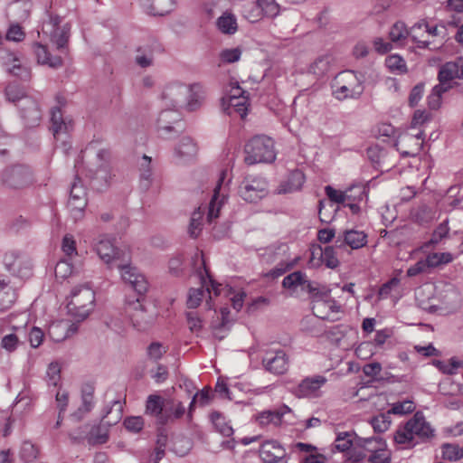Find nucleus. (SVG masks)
Wrapping results in <instances>:
<instances>
[{"label": "nucleus", "instance_id": "1", "mask_svg": "<svg viewBox=\"0 0 463 463\" xmlns=\"http://www.w3.org/2000/svg\"><path fill=\"white\" fill-rule=\"evenodd\" d=\"M332 94L337 100L357 99L364 92L363 80L353 71L338 73L332 83Z\"/></svg>", "mask_w": 463, "mask_h": 463}, {"label": "nucleus", "instance_id": "2", "mask_svg": "<svg viewBox=\"0 0 463 463\" xmlns=\"http://www.w3.org/2000/svg\"><path fill=\"white\" fill-rule=\"evenodd\" d=\"M244 151L246 154L244 162L249 165L271 163L276 159L274 142L264 135L255 136L249 140Z\"/></svg>", "mask_w": 463, "mask_h": 463}, {"label": "nucleus", "instance_id": "3", "mask_svg": "<svg viewBox=\"0 0 463 463\" xmlns=\"http://www.w3.org/2000/svg\"><path fill=\"white\" fill-rule=\"evenodd\" d=\"M33 183V172L26 165H12L0 172V184L4 189L19 191Z\"/></svg>", "mask_w": 463, "mask_h": 463}, {"label": "nucleus", "instance_id": "4", "mask_svg": "<svg viewBox=\"0 0 463 463\" xmlns=\"http://www.w3.org/2000/svg\"><path fill=\"white\" fill-rule=\"evenodd\" d=\"M95 293L87 286L72 289L67 304L68 313L77 321L84 320L94 307Z\"/></svg>", "mask_w": 463, "mask_h": 463}, {"label": "nucleus", "instance_id": "5", "mask_svg": "<svg viewBox=\"0 0 463 463\" xmlns=\"http://www.w3.org/2000/svg\"><path fill=\"white\" fill-rule=\"evenodd\" d=\"M239 195L246 202L257 203L268 194V182L258 175H247L239 186Z\"/></svg>", "mask_w": 463, "mask_h": 463}, {"label": "nucleus", "instance_id": "6", "mask_svg": "<svg viewBox=\"0 0 463 463\" xmlns=\"http://www.w3.org/2000/svg\"><path fill=\"white\" fill-rule=\"evenodd\" d=\"M261 364L267 372L275 375H282L289 368V356L283 349L269 348L265 351Z\"/></svg>", "mask_w": 463, "mask_h": 463}, {"label": "nucleus", "instance_id": "7", "mask_svg": "<svg viewBox=\"0 0 463 463\" xmlns=\"http://www.w3.org/2000/svg\"><path fill=\"white\" fill-rule=\"evenodd\" d=\"M87 203L86 189L80 179L77 177L71 184L68 201V209L74 221H79L83 218Z\"/></svg>", "mask_w": 463, "mask_h": 463}, {"label": "nucleus", "instance_id": "8", "mask_svg": "<svg viewBox=\"0 0 463 463\" xmlns=\"http://www.w3.org/2000/svg\"><path fill=\"white\" fill-rule=\"evenodd\" d=\"M125 283L128 284L138 295H144L148 289V282L137 269L128 263L121 261L117 264Z\"/></svg>", "mask_w": 463, "mask_h": 463}, {"label": "nucleus", "instance_id": "9", "mask_svg": "<svg viewBox=\"0 0 463 463\" xmlns=\"http://www.w3.org/2000/svg\"><path fill=\"white\" fill-rule=\"evenodd\" d=\"M95 250L99 258L107 264L117 267L121 261H129V252L119 250L108 239H100L95 245Z\"/></svg>", "mask_w": 463, "mask_h": 463}, {"label": "nucleus", "instance_id": "10", "mask_svg": "<svg viewBox=\"0 0 463 463\" xmlns=\"http://www.w3.org/2000/svg\"><path fill=\"white\" fill-rule=\"evenodd\" d=\"M125 312L137 330H146L153 323V316L147 314L139 298L127 300Z\"/></svg>", "mask_w": 463, "mask_h": 463}, {"label": "nucleus", "instance_id": "11", "mask_svg": "<svg viewBox=\"0 0 463 463\" xmlns=\"http://www.w3.org/2000/svg\"><path fill=\"white\" fill-rule=\"evenodd\" d=\"M86 430L87 426H81L78 431L69 433V437L73 442H80L83 439H87L88 444L90 446L105 444L109 440V428L104 425L93 426L85 436Z\"/></svg>", "mask_w": 463, "mask_h": 463}, {"label": "nucleus", "instance_id": "12", "mask_svg": "<svg viewBox=\"0 0 463 463\" xmlns=\"http://www.w3.org/2000/svg\"><path fill=\"white\" fill-rule=\"evenodd\" d=\"M327 379L323 375H314L303 379L292 391L298 398H318L322 396L321 388Z\"/></svg>", "mask_w": 463, "mask_h": 463}, {"label": "nucleus", "instance_id": "13", "mask_svg": "<svg viewBox=\"0 0 463 463\" xmlns=\"http://www.w3.org/2000/svg\"><path fill=\"white\" fill-rule=\"evenodd\" d=\"M5 269L13 275L27 278L31 275L32 264L30 260L17 252H7L4 257Z\"/></svg>", "mask_w": 463, "mask_h": 463}, {"label": "nucleus", "instance_id": "14", "mask_svg": "<svg viewBox=\"0 0 463 463\" xmlns=\"http://www.w3.org/2000/svg\"><path fill=\"white\" fill-rule=\"evenodd\" d=\"M292 414V411L288 406L283 405L275 410L260 412L257 416V420L262 427L269 425L278 427L289 423Z\"/></svg>", "mask_w": 463, "mask_h": 463}, {"label": "nucleus", "instance_id": "15", "mask_svg": "<svg viewBox=\"0 0 463 463\" xmlns=\"http://www.w3.org/2000/svg\"><path fill=\"white\" fill-rule=\"evenodd\" d=\"M395 146L403 157L416 156L423 146V133L404 134L396 141Z\"/></svg>", "mask_w": 463, "mask_h": 463}, {"label": "nucleus", "instance_id": "16", "mask_svg": "<svg viewBox=\"0 0 463 463\" xmlns=\"http://www.w3.org/2000/svg\"><path fill=\"white\" fill-rule=\"evenodd\" d=\"M463 77V60L458 58L455 61H448L443 64L439 71L438 80L440 84L448 87L449 89L453 88L454 81L457 79Z\"/></svg>", "mask_w": 463, "mask_h": 463}, {"label": "nucleus", "instance_id": "17", "mask_svg": "<svg viewBox=\"0 0 463 463\" xmlns=\"http://www.w3.org/2000/svg\"><path fill=\"white\" fill-rule=\"evenodd\" d=\"M95 386L92 383H84L80 388V405L71 414V418L80 421L85 418L95 407Z\"/></svg>", "mask_w": 463, "mask_h": 463}, {"label": "nucleus", "instance_id": "18", "mask_svg": "<svg viewBox=\"0 0 463 463\" xmlns=\"http://www.w3.org/2000/svg\"><path fill=\"white\" fill-rule=\"evenodd\" d=\"M180 124V115L175 110H163L157 119V129L163 137H169L171 132L179 133L183 131Z\"/></svg>", "mask_w": 463, "mask_h": 463}, {"label": "nucleus", "instance_id": "19", "mask_svg": "<svg viewBox=\"0 0 463 463\" xmlns=\"http://www.w3.org/2000/svg\"><path fill=\"white\" fill-rule=\"evenodd\" d=\"M0 61L9 73L21 79L29 78V71L27 68L22 64L18 53L2 48L0 49Z\"/></svg>", "mask_w": 463, "mask_h": 463}, {"label": "nucleus", "instance_id": "20", "mask_svg": "<svg viewBox=\"0 0 463 463\" xmlns=\"http://www.w3.org/2000/svg\"><path fill=\"white\" fill-rule=\"evenodd\" d=\"M260 457L263 463H278L286 458V449L277 440H266L260 448Z\"/></svg>", "mask_w": 463, "mask_h": 463}, {"label": "nucleus", "instance_id": "21", "mask_svg": "<svg viewBox=\"0 0 463 463\" xmlns=\"http://www.w3.org/2000/svg\"><path fill=\"white\" fill-rule=\"evenodd\" d=\"M162 48L160 44L156 41H151L141 46H138L136 50L135 62L141 68H147L154 63L155 52H161Z\"/></svg>", "mask_w": 463, "mask_h": 463}, {"label": "nucleus", "instance_id": "22", "mask_svg": "<svg viewBox=\"0 0 463 463\" xmlns=\"http://www.w3.org/2000/svg\"><path fill=\"white\" fill-rule=\"evenodd\" d=\"M189 93V86L184 84H171L165 89L162 98L168 100L173 108H176L185 102Z\"/></svg>", "mask_w": 463, "mask_h": 463}, {"label": "nucleus", "instance_id": "23", "mask_svg": "<svg viewBox=\"0 0 463 463\" xmlns=\"http://www.w3.org/2000/svg\"><path fill=\"white\" fill-rule=\"evenodd\" d=\"M21 117L27 127L33 128L39 125L42 119V111L37 102L31 99H25L20 106Z\"/></svg>", "mask_w": 463, "mask_h": 463}, {"label": "nucleus", "instance_id": "24", "mask_svg": "<svg viewBox=\"0 0 463 463\" xmlns=\"http://www.w3.org/2000/svg\"><path fill=\"white\" fill-rule=\"evenodd\" d=\"M408 427L414 438L426 439L433 436V430L426 421L424 416L420 412H416L413 417L409 420Z\"/></svg>", "mask_w": 463, "mask_h": 463}, {"label": "nucleus", "instance_id": "25", "mask_svg": "<svg viewBox=\"0 0 463 463\" xmlns=\"http://www.w3.org/2000/svg\"><path fill=\"white\" fill-rule=\"evenodd\" d=\"M367 243V235L363 231L349 230L338 237L335 241V247L342 248L345 245L353 250L363 248Z\"/></svg>", "mask_w": 463, "mask_h": 463}, {"label": "nucleus", "instance_id": "26", "mask_svg": "<svg viewBox=\"0 0 463 463\" xmlns=\"http://www.w3.org/2000/svg\"><path fill=\"white\" fill-rule=\"evenodd\" d=\"M184 413L185 408L182 402L174 399L166 400L162 418V425H165L182 418Z\"/></svg>", "mask_w": 463, "mask_h": 463}, {"label": "nucleus", "instance_id": "27", "mask_svg": "<svg viewBox=\"0 0 463 463\" xmlns=\"http://www.w3.org/2000/svg\"><path fill=\"white\" fill-rule=\"evenodd\" d=\"M16 299V292L10 281L0 277V313L9 309Z\"/></svg>", "mask_w": 463, "mask_h": 463}, {"label": "nucleus", "instance_id": "28", "mask_svg": "<svg viewBox=\"0 0 463 463\" xmlns=\"http://www.w3.org/2000/svg\"><path fill=\"white\" fill-rule=\"evenodd\" d=\"M34 52L37 57L38 63L48 65L53 69L60 68L62 65V59L60 56L51 55L47 46L42 43H37L34 44Z\"/></svg>", "mask_w": 463, "mask_h": 463}, {"label": "nucleus", "instance_id": "29", "mask_svg": "<svg viewBox=\"0 0 463 463\" xmlns=\"http://www.w3.org/2000/svg\"><path fill=\"white\" fill-rule=\"evenodd\" d=\"M165 401L161 396L152 394L147 397L146 404V413L156 418V422L162 425V418Z\"/></svg>", "mask_w": 463, "mask_h": 463}, {"label": "nucleus", "instance_id": "30", "mask_svg": "<svg viewBox=\"0 0 463 463\" xmlns=\"http://www.w3.org/2000/svg\"><path fill=\"white\" fill-rule=\"evenodd\" d=\"M339 308V306H337L333 298L317 300L312 306L313 314L323 320L329 319L331 313L338 312Z\"/></svg>", "mask_w": 463, "mask_h": 463}, {"label": "nucleus", "instance_id": "31", "mask_svg": "<svg viewBox=\"0 0 463 463\" xmlns=\"http://www.w3.org/2000/svg\"><path fill=\"white\" fill-rule=\"evenodd\" d=\"M142 5L152 15H165L173 7V0H141Z\"/></svg>", "mask_w": 463, "mask_h": 463}, {"label": "nucleus", "instance_id": "32", "mask_svg": "<svg viewBox=\"0 0 463 463\" xmlns=\"http://www.w3.org/2000/svg\"><path fill=\"white\" fill-rule=\"evenodd\" d=\"M51 129L54 137L61 133H66L71 128V121L66 122L62 118L61 109L58 107L51 110Z\"/></svg>", "mask_w": 463, "mask_h": 463}, {"label": "nucleus", "instance_id": "33", "mask_svg": "<svg viewBox=\"0 0 463 463\" xmlns=\"http://www.w3.org/2000/svg\"><path fill=\"white\" fill-rule=\"evenodd\" d=\"M410 36L411 40L418 44L419 48L429 47L430 42L427 38V33H425L424 19L417 22L410 28Z\"/></svg>", "mask_w": 463, "mask_h": 463}, {"label": "nucleus", "instance_id": "34", "mask_svg": "<svg viewBox=\"0 0 463 463\" xmlns=\"http://www.w3.org/2000/svg\"><path fill=\"white\" fill-rule=\"evenodd\" d=\"M190 93L188 94L185 105L189 111L196 110L202 104L203 99V92L199 84L189 86Z\"/></svg>", "mask_w": 463, "mask_h": 463}, {"label": "nucleus", "instance_id": "35", "mask_svg": "<svg viewBox=\"0 0 463 463\" xmlns=\"http://www.w3.org/2000/svg\"><path fill=\"white\" fill-rule=\"evenodd\" d=\"M432 364L444 374H455L458 370L463 366V363L456 357H451L448 361L433 360Z\"/></svg>", "mask_w": 463, "mask_h": 463}, {"label": "nucleus", "instance_id": "36", "mask_svg": "<svg viewBox=\"0 0 463 463\" xmlns=\"http://www.w3.org/2000/svg\"><path fill=\"white\" fill-rule=\"evenodd\" d=\"M410 36V29L406 24L398 21L392 24L389 32V38L392 43L403 44V42Z\"/></svg>", "mask_w": 463, "mask_h": 463}, {"label": "nucleus", "instance_id": "37", "mask_svg": "<svg viewBox=\"0 0 463 463\" xmlns=\"http://www.w3.org/2000/svg\"><path fill=\"white\" fill-rule=\"evenodd\" d=\"M408 422L405 425L400 426L394 433L393 439L394 441L402 445L404 448H411L416 444L414 441V437L411 430H409Z\"/></svg>", "mask_w": 463, "mask_h": 463}, {"label": "nucleus", "instance_id": "38", "mask_svg": "<svg viewBox=\"0 0 463 463\" xmlns=\"http://www.w3.org/2000/svg\"><path fill=\"white\" fill-rule=\"evenodd\" d=\"M211 420L216 431L224 437H231L233 434V429L231 424L226 421L225 417L218 411L211 414Z\"/></svg>", "mask_w": 463, "mask_h": 463}, {"label": "nucleus", "instance_id": "39", "mask_svg": "<svg viewBox=\"0 0 463 463\" xmlns=\"http://www.w3.org/2000/svg\"><path fill=\"white\" fill-rule=\"evenodd\" d=\"M5 95L6 99L12 103L22 102L24 104L25 99H31L26 95L24 88L15 83H10L6 86Z\"/></svg>", "mask_w": 463, "mask_h": 463}, {"label": "nucleus", "instance_id": "40", "mask_svg": "<svg viewBox=\"0 0 463 463\" xmlns=\"http://www.w3.org/2000/svg\"><path fill=\"white\" fill-rule=\"evenodd\" d=\"M217 27L222 33L226 34H233L237 31V21L233 14L224 13L217 20Z\"/></svg>", "mask_w": 463, "mask_h": 463}, {"label": "nucleus", "instance_id": "41", "mask_svg": "<svg viewBox=\"0 0 463 463\" xmlns=\"http://www.w3.org/2000/svg\"><path fill=\"white\" fill-rule=\"evenodd\" d=\"M196 152L195 143L188 137H183L175 147V154L179 157H192L195 156Z\"/></svg>", "mask_w": 463, "mask_h": 463}, {"label": "nucleus", "instance_id": "42", "mask_svg": "<svg viewBox=\"0 0 463 463\" xmlns=\"http://www.w3.org/2000/svg\"><path fill=\"white\" fill-rule=\"evenodd\" d=\"M385 64L392 73L398 75L405 74L408 71L406 61L398 54L388 56L385 60Z\"/></svg>", "mask_w": 463, "mask_h": 463}, {"label": "nucleus", "instance_id": "43", "mask_svg": "<svg viewBox=\"0 0 463 463\" xmlns=\"http://www.w3.org/2000/svg\"><path fill=\"white\" fill-rule=\"evenodd\" d=\"M332 59L330 56L325 55L318 57L310 66L309 72L317 77H323L327 73L331 67Z\"/></svg>", "mask_w": 463, "mask_h": 463}, {"label": "nucleus", "instance_id": "44", "mask_svg": "<svg viewBox=\"0 0 463 463\" xmlns=\"http://www.w3.org/2000/svg\"><path fill=\"white\" fill-rule=\"evenodd\" d=\"M366 154L372 163L375 164L378 167L383 168L389 166V165L385 164L387 152L380 146H374L368 147Z\"/></svg>", "mask_w": 463, "mask_h": 463}, {"label": "nucleus", "instance_id": "45", "mask_svg": "<svg viewBox=\"0 0 463 463\" xmlns=\"http://www.w3.org/2000/svg\"><path fill=\"white\" fill-rule=\"evenodd\" d=\"M321 261L329 269H335L339 265L334 246L319 247Z\"/></svg>", "mask_w": 463, "mask_h": 463}, {"label": "nucleus", "instance_id": "46", "mask_svg": "<svg viewBox=\"0 0 463 463\" xmlns=\"http://www.w3.org/2000/svg\"><path fill=\"white\" fill-rule=\"evenodd\" d=\"M449 89L442 84L439 83L435 85L430 94L428 96V106L430 109H438L441 105L442 94L448 91Z\"/></svg>", "mask_w": 463, "mask_h": 463}, {"label": "nucleus", "instance_id": "47", "mask_svg": "<svg viewBox=\"0 0 463 463\" xmlns=\"http://www.w3.org/2000/svg\"><path fill=\"white\" fill-rule=\"evenodd\" d=\"M225 175H226V172L222 171L221 174V176L218 180V184H217L216 187L214 188V194L212 198V201L209 203L208 214H207V219H208L209 222H212L214 219H216L219 216L220 205L216 206L215 201L217 199L218 191L221 188V184L223 182Z\"/></svg>", "mask_w": 463, "mask_h": 463}, {"label": "nucleus", "instance_id": "48", "mask_svg": "<svg viewBox=\"0 0 463 463\" xmlns=\"http://www.w3.org/2000/svg\"><path fill=\"white\" fill-rule=\"evenodd\" d=\"M203 212L201 211V207L192 213L188 227V233L192 238H197L201 233L203 227Z\"/></svg>", "mask_w": 463, "mask_h": 463}, {"label": "nucleus", "instance_id": "49", "mask_svg": "<svg viewBox=\"0 0 463 463\" xmlns=\"http://www.w3.org/2000/svg\"><path fill=\"white\" fill-rule=\"evenodd\" d=\"M352 188L346 191H338L333 188L330 185H326L325 187V192L330 201L336 203H345L347 201H350L352 198Z\"/></svg>", "mask_w": 463, "mask_h": 463}, {"label": "nucleus", "instance_id": "50", "mask_svg": "<svg viewBox=\"0 0 463 463\" xmlns=\"http://www.w3.org/2000/svg\"><path fill=\"white\" fill-rule=\"evenodd\" d=\"M142 159L143 162L140 164V185L142 189L147 190L152 181L150 169L151 157L145 155Z\"/></svg>", "mask_w": 463, "mask_h": 463}, {"label": "nucleus", "instance_id": "51", "mask_svg": "<svg viewBox=\"0 0 463 463\" xmlns=\"http://www.w3.org/2000/svg\"><path fill=\"white\" fill-rule=\"evenodd\" d=\"M453 257L449 252H434L430 253L425 259L428 263L429 269L437 268L440 265L448 264L451 262Z\"/></svg>", "mask_w": 463, "mask_h": 463}, {"label": "nucleus", "instance_id": "52", "mask_svg": "<svg viewBox=\"0 0 463 463\" xmlns=\"http://www.w3.org/2000/svg\"><path fill=\"white\" fill-rule=\"evenodd\" d=\"M306 274L302 271H294L287 275L282 281V286L285 288L295 290L298 286L302 287L305 283Z\"/></svg>", "mask_w": 463, "mask_h": 463}, {"label": "nucleus", "instance_id": "53", "mask_svg": "<svg viewBox=\"0 0 463 463\" xmlns=\"http://www.w3.org/2000/svg\"><path fill=\"white\" fill-rule=\"evenodd\" d=\"M354 435L350 431L339 432L335 440V449L341 452L349 450L353 446Z\"/></svg>", "mask_w": 463, "mask_h": 463}, {"label": "nucleus", "instance_id": "54", "mask_svg": "<svg viewBox=\"0 0 463 463\" xmlns=\"http://www.w3.org/2000/svg\"><path fill=\"white\" fill-rule=\"evenodd\" d=\"M39 455V450L36 446H34L30 441H24L21 448L20 456L23 461L25 463L33 462Z\"/></svg>", "mask_w": 463, "mask_h": 463}, {"label": "nucleus", "instance_id": "55", "mask_svg": "<svg viewBox=\"0 0 463 463\" xmlns=\"http://www.w3.org/2000/svg\"><path fill=\"white\" fill-rule=\"evenodd\" d=\"M212 400L213 395L210 393L209 388H203L200 392H197L190 402L189 414L194 410L195 403H198L200 406H207L211 403Z\"/></svg>", "mask_w": 463, "mask_h": 463}, {"label": "nucleus", "instance_id": "56", "mask_svg": "<svg viewBox=\"0 0 463 463\" xmlns=\"http://www.w3.org/2000/svg\"><path fill=\"white\" fill-rule=\"evenodd\" d=\"M305 183V175L302 171L296 169L289 174L288 178V192L298 191L301 189Z\"/></svg>", "mask_w": 463, "mask_h": 463}, {"label": "nucleus", "instance_id": "57", "mask_svg": "<svg viewBox=\"0 0 463 463\" xmlns=\"http://www.w3.org/2000/svg\"><path fill=\"white\" fill-rule=\"evenodd\" d=\"M257 5L266 16L273 18L279 13V5L275 0H257Z\"/></svg>", "mask_w": 463, "mask_h": 463}, {"label": "nucleus", "instance_id": "58", "mask_svg": "<svg viewBox=\"0 0 463 463\" xmlns=\"http://www.w3.org/2000/svg\"><path fill=\"white\" fill-rule=\"evenodd\" d=\"M442 458L447 460L456 461L462 457V449L454 444L446 443L442 445Z\"/></svg>", "mask_w": 463, "mask_h": 463}, {"label": "nucleus", "instance_id": "59", "mask_svg": "<svg viewBox=\"0 0 463 463\" xmlns=\"http://www.w3.org/2000/svg\"><path fill=\"white\" fill-rule=\"evenodd\" d=\"M69 39L68 31L65 28H57L51 33V41L56 45L58 50H63Z\"/></svg>", "mask_w": 463, "mask_h": 463}, {"label": "nucleus", "instance_id": "60", "mask_svg": "<svg viewBox=\"0 0 463 463\" xmlns=\"http://www.w3.org/2000/svg\"><path fill=\"white\" fill-rule=\"evenodd\" d=\"M32 8V3L29 0H19L14 4L13 10L17 14L19 20H25L29 17Z\"/></svg>", "mask_w": 463, "mask_h": 463}, {"label": "nucleus", "instance_id": "61", "mask_svg": "<svg viewBox=\"0 0 463 463\" xmlns=\"http://www.w3.org/2000/svg\"><path fill=\"white\" fill-rule=\"evenodd\" d=\"M204 297L203 288H191L188 292L186 305L189 308H196Z\"/></svg>", "mask_w": 463, "mask_h": 463}, {"label": "nucleus", "instance_id": "62", "mask_svg": "<svg viewBox=\"0 0 463 463\" xmlns=\"http://www.w3.org/2000/svg\"><path fill=\"white\" fill-rule=\"evenodd\" d=\"M414 409V403L411 401L406 400L393 403L392 409L388 412L397 415H404L412 412Z\"/></svg>", "mask_w": 463, "mask_h": 463}, {"label": "nucleus", "instance_id": "63", "mask_svg": "<svg viewBox=\"0 0 463 463\" xmlns=\"http://www.w3.org/2000/svg\"><path fill=\"white\" fill-rule=\"evenodd\" d=\"M167 348L163 346L159 342L151 343L146 350V354L149 359L153 361H158L166 353Z\"/></svg>", "mask_w": 463, "mask_h": 463}, {"label": "nucleus", "instance_id": "64", "mask_svg": "<svg viewBox=\"0 0 463 463\" xmlns=\"http://www.w3.org/2000/svg\"><path fill=\"white\" fill-rule=\"evenodd\" d=\"M72 265L66 260H60L54 269L57 279H65L72 274Z\"/></svg>", "mask_w": 463, "mask_h": 463}]
</instances>
